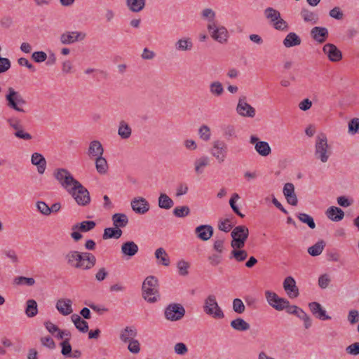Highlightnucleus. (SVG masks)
<instances>
[{
  "mask_svg": "<svg viewBox=\"0 0 359 359\" xmlns=\"http://www.w3.org/2000/svg\"><path fill=\"white\" fill-rule=\"evenodd\" d=\"M31 162L37 168V171L39 174H43L46 168V160L42 154L35 152L32 154L31 157Z\"/></svg>",
  "mask_w": 359,
  "mask_h": 359,
  "instance_id": "b1692460",
  "label": "nucleus"
},
{
  "mask_svg": "<svg viewBox=\"0 0 359 359\" xmlns=\"http://www.w3.org/2000/svg\"><path fill=\"white\" fill-rule=\"evenodd\" d=\"M297 218L302 223L306 224L310 229H313L316 228V223L314 222V219L309 215L306 213H299L297 215Z\"/></svg>",
  "mask_w": 359,
  "mask_h": 359,
  "instance_id": "8fccbe9b",
  "label": "nucleus"
},
{
  "mask_svg": "<svg viewBox=\"0 0 359 359\" xmlns=\"http://www.w3.org/2000/svg\"><path fill=\"white\" fill-rule=\"evenodd\" d=\"M5 100L8 108L18 112H25L22 107L27 104V101L20 92L15 90L13 87L7 88Z\"/></svg>",
  "mask_w": 359,
  "mask_h": 359,
  "instance_id": "f03ea898",
  "label": "nucleus"
},
{
  "mask_svg": "<svg viewBox=\"0 0 359 359\" xmlns=\"http://www.w3.org/2000/svg\"><path fill=\"white\" fill-rule=\"evenodd\" d=\"M331 155L327 140L324 134L318 135L315 145V157L322 163H326Z\"/></svg>",
  "mask_w": 359,
  "mask_h": 359,
  "instance_id": "20e7f679",
  "label": "nucleus"
},
{
  "mask_svg": "<svg viewBox=\"0 0 359 359\" xmlns=\"http://www.w3.org/2000/svg\"><path fill=\"white\" fill-rule=\"evenodd\" d=\"M137 334V330L134 327H126L121 330L120 339L125 343L129 342L131 339H135Z\"/></svg>",
  "mask_w": 359,
  "mask_h": 359,
  "instance_id": "2f4dec72",
  "label": "nucleus"
},
{
  "mask_svg": "<svg viewBox=\"0 0 359 359\" xmlns=\"http://www.w3.org/2000/svg\"><path fill=\"white\" fill-rule=\"evenodd\" d=\"M283 288L290 298H295L299 296V289L292 276L285 278L283 281Z\"/></svg>",
  "mask_w": 359,
  "mask_h": 359,
  "instance_id": "6ab92c4d",
  "label": "nucleus"
},
{
  "mask_svg": "<svg viewBox=\"0 0 359 359\" xmlns=\"http://www.w3.org/2000/svg\"><path fill=\"white\" fill-rule=\"evenodd\" d=\"M285 310L287 313L295 315L299 319H302L306 313L301 308L295 305H290V304Z\"/></svg>",
  "mask_w": 359,
  "mask_h": 359,
  "instance_id": "603ef678",
  "label": "nucleus"
},
{
  "mask_svg": "<svg viewBox=\"0 0 359 359\" xmlns=\"http://www.w3.org/2000/svg\"><path fill=\"white\" fill-rule=\"evenodd\" d=\"M324 53L332 62H338L342 59L341 50L332 43H327L323 48Z\"/></svg>",
  "mask_w": 359,
  "mask_h": 359,
  "instance_id": "f3484780",
  "label": "nucleus"
},
{
  "mask_svg": "<svg viewBox=\"0 0 359 359\" xmlns=\"http://www.w3.org/2000/svg\"><path fill=\"white\" fill-rule=\"evenodd\" d=\"M158 205L160 208L169 210L174 205V202L166 194L161 193L158 199Z\"/></svg>",
  "mask_w": 359,
  "mask_h": 359,
  "instance_id": "58836bf2",
  "label": "nucleus"
},
{
  "mask_svg": "<svg viewBox=\"0 0 359 359\" xmlns=\"http://www.w3.org/2000/svg\"><path fill=\"white\" fill-rule=\"evenodd\" d=\"M87 154L91 158L102 156L104 154V148L100 142L98 140L91 141Z\"/></svg>",
  "mask_w": 359,
  "mask_h": 359,
  "instance_id": "a878e982",
  "label": "nucleus"
},
{
  "mask_svg": "<svg viewBox=\"0 0 359 359\" xmlns=\"http://www.w3.org/2000/svg\"><path fill=\"white\" fill-rule=\"evenodd\" d=\"M248 257V252L245 250L235 249L231 252L229 258H234L237 262H243Z\"/></svg>",
  "mask_w": 359,
  "mask_h": 359,
  "instance_id": "de8ad7c7",
  "label": "nucleus"
},
{
  "mask_svg": "<svg viewBox=\"0 0 359 359\" xmlns=\"http://www.w3.org/2000/svg\"><path fill=\"white\" fill-rule=\"evenodd\" d=\"M300 37L294 32H290L283 40V45L286 48H290L301 44Z\"/></svg>",
  "mask_w": 359,
  "mask_h": 359,
  "instance_id": "4c0bfd02",
  "label": "nucleus"
},
{
  "mask_svg": "<svg viewBox=\"0 0 359 359\" xmlns=\"http://www.w3.org/2000/svg\"><path fill=\"white\" fill-rule=\"evenodd\" d=\"M53 175L55 180L67 192H69L72 187H74L79 182L78 180L74 178L70 172L65 168L55 169Z\"/></svg>",
  "mask_w": 359,
  "mask_h": 359,
  "instance_id": "39448f33",
  "label": "nucleus"
},
{
  "mask_svg": "<svg viewBox=\"0 0 359 359\" xmlns=\"http://www.w3.org/2000/svg\"><path fill=\"white\" fill-rule=\"evenodd\" d=\"M330 281L331 280L328 274H323L318 278V285L320 288L325 289L328 287Z\"/></svg>",
  "mask_w": 359,
  "mask_h": 359,
  "instance_id": "338daca9",
  "label": "nucleus"
},
{
  "mask_svg": "<svg viewBox=\"0 0 359 359\" xmlns=\"http://www.w3.org/2000/svg\"><path fill=\"white\" fill-rule=\"evenodd\" d=\"M210 93L215 97H220L224 92L222 83L220 81H212L209 85Z\"/></svg>",
  "mask_w": 359,
  "mask_h": 359,
  "instance_id": "a19ab883",
  "label": "nucleus"
},
{
  "mask_svg": "<svg viewBox=\"0 0 359 359\" xmlns=\"http://www.w3.org/2000/svg\"><path fill=\"white\" fill-rule=\"evenodd\" d=\"M200 137L204 141H208L210 139V129L206 125H203L198 130Z\"/></svg>",
  "mask_w": 359,
  "mask_h": 359,
  "instance_id": "bf43d9fd",
  "label": "nucleus"
},
{
  "mask_svg": "<svg viewBox=\"0 0 359 359\" xmlns=\"http://www.w3.org/2000/svg\"><path fill=\"white\" fill-rule=\"evenodd\" d=\"M84 262L87 264H83V270H89L92 269L96 264V257L90 252H83Z\"/></svg>",
  "mask_w": 359,
  "mask_h": 359,
  "instance_id": "49530a36",
  "label": "nucleus"
},
{
  "mask_svg": "<svg viewBox=\"0 0 359 359\" xmlns=\"http://www.w3.org/2000/svg\"><path fill=\"white\" fill-rule=\"evenodd\" d=\"M96 224L94 221L86 220L74 224L72 227V230H77L80 232H88L93 230Z\"/></svg>",
  "mask_w": 359,
  "mask_h": 359,
  "instance_id": "7c9ffc66",
  "label": "nucleus"
},
{
  "mask_svg": "<svg viewBox=\"0 0 359 359\" xmlns=\"http://www.w3.org/2000/svg\"><path fill=\"white\" fill-rule=\"evenodd\" d=\"M71 319L74 323L76 328L81 332L86 333L88 331V323L82 319L78 314H72Z\"/></svg>",
  "mask_w": 359,
  "mask_h": 359,
  "instance_id": "473e14b6",
  "label": "nucleus"
},
{
  "mask_svg": "<svg viewBox=\"0 0 359 359\" xmlns=\"http://www.w3.org/2000/svg\"><path fill=\"white\" fill-rule=\"evenodd\" d=\"M203 311L207 314L216 319H222L224 314L222 309L219 306L214 294L208 295L204 301Z\"/></svg>",
  "mask_w": 359,
  "mask_h": 359,
  "instance_id": "0eeeda50",
  "label": "nucleus"
},
{
  "mask_svg": "<svg viewBox=\"0 0 359 359\" xmlns=\"http://www.w3.org/2000/svg\"><path fill=\"white\" fill-rule=\"evenodd\" d=\"M347 353L353 355H359V342H355L346 347Z\"/></svg>",
  "mask_w": 359,
  "mask_h": 359,
  "instance_id": "774afa93",
  "label": "nucleus"
},
{
  "mask_svg": "<svg viewBox=\"0 0 359 359\" xmlns=\"http://www.w3.org/2000/svg\"><path fill=\"white\" fill-rule=\"evenodd\" d=\"M268 304L277 311L286 309L289 306V301L287 299L280 297L276 292L266 290L264 292Z\"/></svg>",
  "mask_w": 359,
  "mask_h": 359,
  "instance_id": "1a4fd4ad",
  "label": "nucleus"
},
{
  "mask_svg": "<svg viewBox=\"0 0 359 359\" xmlns=\"http://www.w3.org/2000/svg\"><path fill=\"white\" fill-rule=\"evenodd\" d=\"M68 193L80 206H87L90 203V196L88 190L79 182L74 187H72Z\"/></svg>",
  "mask_w": 359,
  "mask_h": 359,
  "instance_id": "7ed1b4c3",
  "label": "nucleus"
},
{
  "mask_svg": "<svg viewBox=\"0 0 359 359\" xmlns=\"http://www.w3.org/2000/svg\"><path fill=\"white\" fill-rule=\"evenodd\" d=\"M264 13L266 18L270 20L272 23L278 20L280 16V12L271 7L266 8Z\"/></svg>",
  "mask_w": 359,
  "mask_h": 359,
  "instance_id": "09e8293b",
  "label": "nucleus"
},
{
  "mask_svg": "<svg viewBox=\"0 0 359 359\" xmlns=\"http://www.w3.org/2000/svg\"><path fill=\"white\" fill-rule=\"evenodd\" d=\"M48 58L47 54L44 51H35L32 55V59L35 62H43Z\"/></svg>",
  "mask_w": 359,
  "mask_h": 359,
  "instance_id": "680f3d73",
  "label": "nucleus"
},
{
  "mask_svg": "<svg viewBox=\"0 0 359 359\" xmlns=\"http://www.w3.org/2000/svg\"><path fill=\"white\" fill-rule=\"evenodd\" d=\"M325 247V242L323 240H320L308 248V253L313 257L318 256L323 252Z\"/></svg>",
  "mask_w": 359,
  "mask_h": 359,
  "instance_id": "79ce46f5",
  "label": "nucleus"
},
{
  "mask_svg": "<svg viewBox=\"0 0 359 359\" xmlns=\"http://www.w3.org/2000/svg\"><path fill=\"white\" fill-rule=\"evenodd\" d=\"M231 236L232 237L231 247L235 249H241L244 247L249 236V230L245 226L239 225L233 229Z\"/></svg>",
  "mask_w": 359,
  "mask_h": 359,
  "instance_id": "423d86ee",
  "label": "nucleus"
},
{
  "mask_svg": "<svg viewBox=\"0 0 359 359\" xmlns=\"http://www.w3.org/2000/svg\"><path fill=\"white\" fill-rule=\"evenodd\" d=\"M325 215L330 220L333 222H339L344 217V212L339 208L331 206L325 212Z\"/></svg>",
  "mask_w": 359,
  "mask_h": 359,
  "instance_id": "bb28decb",
  "label": "nucleus"
},
{
  "mask_svg": "<svg viewBox=\"0 0 359 359\" xmlns=\"http://www.w3.org/2000/svg\"><path fill=\"white\" fill-rule=\"evenodd\" d=\"M210 158L207 156H202L194 161V171L197 175L203 172L204 168L210 165Z\"/></svg>",
  "mask_w": 359,
  "mask_h": 359,
  "instance_id": "c85d7f7f",
  "label": "nucleus"
},
{
  "mask_svg": "<svg viewBox=\"0 0 359 359\" xmlns=\"http://www.w3.org/2000/svg\"><path fill=\"white\" fill-rule=\"evenodd\" d=\"M95 168L98 173L104 175L107 173L108 170V164L105 158L102 156L95 158Z\"/></svg>",
  "mask_w": 359,
  "mask_h": 359,
  "instance_id": "37998d69",
  "label": "nucleus"
},
{
  "mask_svg": "<svg viewBox=\"0 0 359 359\" xmlns=\"http://www.w3.org/2000/svg\"><path fill=\"white\" fill-rule=\"evenodd\" d=\"M213 232V227L209 224H202L195 229L197 238L203 241H208L212 236Z\"/></svg>",
  "mask_w": 359,
  "mask_h": 359,
  "instance_id": "aec40b11",
  "label": "nucleus"
},
{
  "mask_svg": "<svg viewBox=\"0 0 359 359\" xmlns=\"http://www.w3.org/2000/svg\"><path fill=\"white\" fill-rule=\"evenodd\" d=\"M300 15L306 22L316 24L318 22V15L308 8H303L300 11Z\"/></svg>",
  "mask_w": 359,
  "mask_h": 359,
  "instance_id": "72a5a7b5",
  "label": "nucleus"
},
{
  "mask_svg": "<svg viewBox=\"0 0 359 359\" xmlns=\"http://www.w3.org/2000/svg\"><path fill=\"white\" fill-rule=\"evenodd\" d=\"M25 314L29 318H33L38 313L37 303L34 299H29L26 302Z\"/></svg>",
  "mask_w": 359,
  "mask_h": 359,
  "instance_id": "a18cd8bd",
  "label": "nucleus"
},
{
  "mask_svg": "<svg viewBox=\"0 0 359 359\" xmlns=\"http://www.w3.org/2000/svg\"><path fill=\"white\" fill-rule=\"evenodd\" d=\"M128 9L133 13L142 11L146 5V0H126Z\"/></svg>",
  "mask_w": 359,
  "mask_h": 359,
  "instance_id": "f704fd0d",
  "label": "nucleus"
},
{
  "mask_svg": "<svg viewBox=\"0 0 359 359\" xmlns=\"http://www.w3.org/2000/svg\"><path fill=\"white\" fill-rule=\"evenodd\" d=\"M273 25L276 29L280 31H285L287 30L288 28V25L287 22L283 18H281V16H280V18L278 20H277L273 23Z\"/></svg>",
  "mask_w": 359,
  "mask_h": 359,
  "instance_id": "69168bd1",
  "label": "nucleus"
},
{
  "mask_svg": "<svg viewBox=\"0 0 359 359\" xmlns=\"http://www.w3.org/2000/svg\"><path fill=\"white\" fill-rule=\"evenodd\" d=\"M142 297L149 303H154L159 299L158 279L150 276L142 283Z\"/></svg>",
  "mask_w": 359,
  "mask_h": 359,
  "instance_id": "f257e3e1",
  "label": "nucleus"
},
{
  "mask_svg": "<svg viewBox=\"0 0 359 359\" xmlns=\"http://www.w3.org/2000/svg\"><path fill=\"white\" fill-rule=\"evenodd\" d=\"M215 17L216 13L212 8H207L203 9L201 12V18L208 21V24L207 25L208 32H211V30L215 27V24L216 23L215 20Z\"/></svg>",
  "mask_w": 359,
  "mask_h": 359,
  "instance_id": "cd10ccee",
  "label": "nucleus"
},
{
  "mask_svg": "<svg viewBox=\"0 0 359 359\" xmlns=\"http://www.w3.org/2000/svg\"><path fill=\"white\" fill-rule=\"evenodd\" d=\"M37 210L42 215H50V207L44 201H37L36 203Z\"/></svg>",
  "mask_w": 359,
  "mask_h": 359,
  "instance_id": "052dcab7",
  "label": "nucleus"
},
{
  "mask_svg": "<svg viewBox=\"0 0 359 359\" xmlns=\"http://www.w3.org/2000/svg\"><path fill=\"white\" fill-rule=\"evenodd\" d=\"M189 267L190 264L184 259L180 260L177 263L178 273L182 276H186L189 274Z\"/></svg>",
  "mask_w": 359,
  "mask_h": 359,
  "instance_id": "3c124183",
  "label": "nucleus"
},
{
  "mask_svg": "<svg viewBox=\"0 0 359 359\" xmlns=\"http://www.w3.org/2000/svg\"><path fill=\"white\" fill-rule=\"evenodd\" d=\"M309 307L311 313L316 318L320 320H330L331 317L326 313V311L323 308L321 304L316 302L309 304Z\"/></svg>",
  "mask_w": 359,
  "mask_h": 359,
  "instance_id": "412c9836",
  "label": "nucleus"
},
{
  "mask_svg": "<svg viewBox=\"0 0 359 359\" xmlns=\"http://www.w3.org/2000/svg\"><path fill=\"white\" fill-rule=\"evenodd\" d=\"M113 225L118 229L123 228L128 224V218L124 213H115L111 217Z\"/></svg>",
  "mask_w": 359,
  "mask_h": 359,
  "instance_id": "c9c22d12",
  "label": "nucleus"
},
{
  "mask_svg": "<svg viewBox=\"0 0 359 359\" xmlns=\"http://www.w3.org/2000/svg\"><path fill=\"white\" fill-rule=\"evenodd\" d=\"M185 314L184 308L180 304H170L165 309V317L170 321H177Z\"/></svg>",
  "mask_w": 359,
  "mask_h": 359,
  "instance_id": "9d476101",
  "label": "nucleus"
},
{
  "mask_svg": "<svg viewBox=\"0 0 359 359\" xmlns=\"http://www.w3.org/2000/svg\"><path fill=\"white\" fill-rule=\"evenodd\" d=\"M132 133L131 128L124 121H121L119 123L118 134L122 139H128L130 137Z\"/></svg>",
  "mask_w": 359,
  "mask_h": 359,
  "instance_id": "c03bdc74",
  "label": "nucleus"
},
{
  "mask_svg": "<svg viewBox=\"0 0 359 359\" xmlns=\"http://www.w3.org/2000/svg\"><path fill=\"white\" fill-rule=\"evenodd\" d=\"M14 283L16 285L25 284L28 286H32L35 283V280L33 278H27L25 276H18L14 279Z\"/></svg>",
  "mask_w": 359,
  "mask_h": 359,
  "instance_id": "13d9d810",
  "label": "nucleus"
},
{
  "mask_svg": "<svg viewBox=\"0 0 359 359\" xmlns=\"http://www.w3.org/2000/svg\"><path fill=\"white\" fill-rule=\"evenodd\" d=\"M348 321L354 325L359 322V311L355 309L350 310L347 316Z\"/></svg>",
  "mask_w": 359,
  "mask_h": 359,
  "instance_id": "e2e57ef3",
  "label": "nucleus"
},
{
  "mask_svg": "<svg viewBox=\"0 0 359 359\" xmlns=\"http://www.w3.org/2000/svg\"><path fill=\"white\" fill-rule=\"evenodd\" d=\"M250 143L255 145V151L262 156H267L271 153V149L269 143L259 140L255 135L250 137Z\"/></svg>",
  "mask_w": 359,
  "mask_h": 359,
  "instance_id": "4468645a",
  "label": "nucleus"
},
{
  "mask_svg": "<svg viewBox=\"0 0 359 359\" xmlns=\"http://www.w3.org/2000/svg\"><path fill=\"white\" fill-rule=\"evenodd\" d=\"M86 36V33L81 32H65L60 35V41L63 45H69L77 41H83Z\"/></svg>",
  "mask_w": 359,
  "mask_h": 359,
  "instance_id": "ddd939ff",
  "label": "nucleus"
},
{
  "mask_svg": "<svg viewBox=\"0 0 359 359\" xmlns=\"http://www.w3.org/2000/svg\"><path fill=\"white\" fill-rule=\"evenodd\" d=\"M236 110L243 117L253 118L256 114L255 109L246 102L245 96L239 97Z\"/></svg>",
  "mask_w": 359,
  "mask_h": 359,
  "instance_id": "f8f14e48",
  "label": "nucleus"
},
{
  "mask_svg": "<svg viewBox=\"0 0 359 359\" xmlns=\"http://www.w3.org/2000/svg\"><path fill=\"white\" fill-rule=\"evenodd\" d=\"M62 347L61 353L65 357H69L72 353V346L69 343V339L66 338L60 343Z\"/></svg>",
  "mask_w": 359,
  "mask_h": 359,
  "instance_id": "4d7b16f0",
  "label": "nucleus"
},
{
  "mask_svg": "<svg viewBox=\"0 0 359 359\" xmlns=\"http://www.w3.org/2000/svg\"><path fill=\"white\" fill-rule=\"evenodd\" d=\"M128 346V349L130 352L137 354L140 351V345L137 339H131Z\"/></svg>",
  "mask_w": 359,
  "mask_h": 359,
  "instance_id": "0e129e2a",
  "label": "nucleus"
},
{
  "mask_svg": "<svg viewBox=\"0 0 359 359\" xmlns=\"http://www.w3.org/2000/svg\"><path fill=\"white\" fill-rule=\"evenodd\" d=\"M232 307L233 311L238 314H241L245 311V306L243 301L239 298H236L233 300Z\"/></svg>",
  "mask_w": 359,
  "mask_h": 359,
  "instance_id": "6e6d98bb",
  "label": "nucleus"
},
{
  "mask_svg": "<svg viewBox=\"0 0 359 359\" xmlns=\"http://www.w3.org/2000/svg\"><path fill=\"white\" fill-rule=\"evenodd\" d=\"M348 132L351 135H355L359 133V118H353L349 122L348 125Z\"/></svg>",
  "mask_w": 359,
  "mask_h": 359,
  "instance_id": "5fc2aeb1",
  "label": "nucleus"
},
{
  "mask_svg": "<svg viewBox=\"0 0 359 359\" xmlns=\"http://www.w3.org/2000/svg\"><path fill=\"white\" fill-rule=\"evenodd\" d=\"M230 326L235 330L238 332H245L250 329V325L244 319L236 318L230 323Z\"/></svg>",
  "mask_w": 359,
  "mask_h": 359,
  "instance_id": "e433bc0d",
  "label": "nucleus"
},
{
  "mask_svg": "<svg viewBox=\"0 0 359 359\" xmlns=\"http://www.w3.org/2000/svg\"><path fill=\"white\" fill-rule=\"evenodd\" d=\"M122 231L121 229L117 227H109L106 228L104 231V233L102 235L103 239H109V238H119L122 235Z\"/></svg>",
  "mask_w": 359,
  "mask_h": 359,
  "instance_id": "ea45409f",
  "label": "nucleus"
},
{
  "mask_svg": "<svg viewBox=\"0 0 359 359\" xmlns=\"http://www.w3.org/2000/svg\"><path fill=\"white\" fill-rule=\"evenodd\" d=\"M132 210L140 215H144L149 210V202L143 197H136L131 201Z\"/></svg>",
  "mask_w": 359,
  "mask_h": 359,
  "instance_id": "2eb2a0df",
  "label": "nucleus"
},
{
  "mask_svg": "<svg viewBox=\"0 0 359 359\" xmlns=\"http://www.w3.org/2000/svg\"><path fill=\"white\" fill-rule=\"evenodd\" d=\"M64 259L69 267L83 269L84 264L83 252L72 250L64 255Z\"/></svg>",
  "mask_w": 359,
  "mask_h": 359,
  "instance_id": "6e6552de",
  "label": "nucleus"
},
{
  "mask_svg": "<svg viewBox=\"0 0 359 359\" xmlns=\"http://www.w3.org/2000/svg\"><path fill=\"white\" fill-rule=\"evenodd\" d=\"M190 213V209L187 205L177 206L173 210V215L177 217H185Z\"/></svg>",
  "mask_w": 359,
  "mask_h": 359,
  "instance_id": "864d4df0",
  "label": "nucleus"
},
{
  "mask_svg": "<svg viewBox=\"0 0 359 359\" xmlns=\"http://www.w3.org/2000/svg\"><path fill=\"white\" fill-rule=\"evenodd\" d=\"M155 258L158 261V264L168 266L170 264V258L165 250L163 248H158L154 252Z\"/></svg>",
  "mask_w": 359,
  "mask_h": 359,
  "instance_id": "c756f323",
  "label": "nucleus"
},
{
  "mask_svg": "<svg viewBox=\"0 0 359 359\" xmlns=\"http://www.w3.org/2000/svg\"><path fill=\"white\" fill-rule=\"evenodd\" d=\"M194 44L191 38L183 37L177 40L174 44L175 50L177 51H191L193 48Z\"/></svg>",
  "mask_w": 359,
  "mask_h": 359,
  "instance_id": "393cba45",
  "label": "nucleus"
},
{
  "mask_svg": "<svg viewBox=\"0 0 359 359\" xmlns=\"http://www.w3.org/2000/svg\"><path fill=\"white\" fill-rule=\"evenodd\" d=\"M228 149L225 142L222 140H215L212 142V147L210 149V154L216 158L218 163L224 161Z\"/></svg>",
  "mask_w": 359,
  "mask_h": 359,
  "instance_id": "9b49d317",
  "label": "nucleus"
},
{
  "mask_svg": "<svg viewBox=\"0 0 359 359\" xmlns=\"http://www.w3.org/2000/svg\"><path fill=\"white\" fill-rule=\"evenodd\" d=\"M209 32L211 37L220 43H226L229 36L226 28L222 25L217 26L216 23L215 24V27Z\"/></svg>",
  "mask_w": 359,
  "mask_h": 359,
  "instance_id": "dca6fc26",
  "label": "nucleus"
},
{
  "mask_svg": "<svg viewBox=\"0 0 359 359\" xmlns=\"http://www.w3.org/2000/svg\"><path fill=\"white\" fill-rule=\"evenodd\" d=\"M329 35L328 30L326 27H314L311 30V37L320 43H324Z\"/></svg>",
  "mask_w": 359,
  "mask_h": 359,
  "instance_id": "4be33fe9",
  "label": "nucleus"
},
{
  "mask_svg": "<svg viewBox=\"0 0 359 359\" xmlns=\"http://www.w3.org/2000/svg\"><path fill=\"white\" fill-rule=\"evenodd\" d=\"M55 307L63 316H68L73 312L72 302L69 299H60L57 300Z\"/></svg>",
  "mask_w": 359,
  "mask_h": 359,
  "instance_id": "5701e85b",
  "label": "nucleus"
},
{
  "mask_svg": "<svg viewBox=\"0 0 359 359\" xmlns=\"http://www.w3.org/2000/svg\"><path fill=\"white\" fill-rule=\"evenodd\" d=\"M139 250L138 245L132 241H128L121 245V252L124 257H127L128 259H130L134 257Z\"/></svg>",
  "mask_w": 359,
  "mask_h": 359,
  "instance_id": "a211bd4d",
  "label": "nucleus"
}]
</instances>
